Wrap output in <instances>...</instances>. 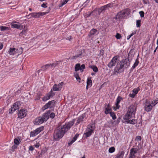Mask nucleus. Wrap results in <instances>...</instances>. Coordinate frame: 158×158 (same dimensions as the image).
<instances>
[{
    "label": "nucleus",
    "mask_w": 158,
    "mask_h": 158,
    "mask_svg": "<svg viewBox=\"0 0 158 158\" xmlns=\"http://www.w3.org/2000/svg\"><path fill=\"white\" fill-rule=\"evenodd\" d=\"M74 122L75 120L73 119L71 121L65 123L64 125L61 126L60 128L57 129L53 134V136L54 140H59L61 138L64 134L74 125Z\"/></svg>",
    "instance_id": "f257e3e1"
},
{
    "label": "nucleus",
    "mask_w": 158,
    "mask_h": 158,
    "mask_svg": "<svg viewBox=\"0 0 158 158\" xmlns=\"http://www.w3.org/2000/svg\"><path fill=\"white\" fill-rule=\"evenodd\" d=\"M137 107L135 105H131L128 107L126 113L123 117V119H128L129 118L135 117Z\"/></svg>",
    "instance_id": "f03ea898"
},
{
    "label": "nucleus",
    "mask_w": 158,
    "mask_h": 158,
    "mask_svg": "<svg viewBox=\"0 0 158 158\" xmlns=\"http://www.w3.org/2000/svg\"><path fill=\"white\" fill-rule=\"evenodd\" d=\"M95 128V125L94 124H89L86 128L84 134V135H85V138H87L91 136L94 133Z\"/></svg>",
    "instance_id": "7ed1b4c3"
},
{
    "label": "nucleus",
    "mask_w": 158,
    "mask_h": 158,
    "mask_svg": "<svg viewBox=\"0 0 158 158\" xmlns=\"http://www.w3.org/2000/svg\"><path fill=\"white\" fill-rule=\"evenodd\" d=\"M50 8L49 7L48 10V12H33L30 13L27 16H29L31 15V17H30V18H31V17L35 18H39L40 16H43L48 14L50 11Z\"/></svg>",
    "instance_id": "20e7f679"
},
{
    "label": "nucleus",
    "mask_w": 158,
    "mask_h": 158,
    "mask_svg": "<svg viewBox=\"0 0 158 158\" xmlns=\"http://www.w3.org/2000/svg\"><path fill=\"white\" fill-rule=\"evenodd\" d=\"M124 71V67L123 65L119 61L117 63L116 66L115 67L114 70V73L116 74V73H121Z\"/></svg>",
    "instance_id": "39448f33"
},
{
    "label": "nucleus",
    "mask_w": 158,
    "mask_h": 158,
    "mask_svg": "<svg viewBox=\"0 0 158 158\" xmlns=\"http://www.w3.org/2000/svg\"><path fill=\"white\" fill-rule=\"evenodd\" d=\"M56 104V102L54 100L49 101L42 107L41 108L42 110L44 111L48 108H53L55 106Z\"/></svg>",
    "instance_id": "423d86ee"
},
{
    "label": "nucleus",
    "mask_w": 158,
    "mask_h": 158,
    "mask_svg": "<svg viewBox=\"0 0 158 158\" xmlns=\"http://www.w3.org/2000/svg\"><path fill=\"white\" fill-rule=\"evenodd\" d=\"M20 105V102L17 101L11 107L9 110V113L11 114L13 113L16 110L19 109V106Z\"/></svg>",
    "instance_id": "0eeeda50"
},
{
    "label": "nucleus",
    "mask_w": 158,
    "mask_h": 158,
    "mask_svg": "<svg viewBox=\"0 0 158 158\" xmlns=\"http://www.w3.org/2000/svg\"><path fill=\"white\" fill-rule=\"evenodd\" d=\"M119 57V56L118 55L114 56L108 64L107 66L109 68H111L114 66L117 62V61L118 60V59Z\"/></svg>",
    "instance_id": "6e6552de"
},
{
    "label": "nucleus",
    "mask_w": 158,
    "mask_h": 158,
    "mask_svg": "<svg viewBox=\"0 0 158 158\" xmlns=\"http://www.w3.org/2000/svg\"><path fill=\"white\" fill-rule=\"evenodd\" d=\"M139 150V147L136 146L132 148L130 150V154L129 155V158H135V155L137 153Z\"/></svg>",
    "instance_id": "1a4fd4ad"
},
{
    "label": "nucleus",
    "mask_w": 158,
    "mask_h": 158,
    "mask_svg": "<svg viewBox=\"0 0 158 158\" xmlns=\"http://www.w3.org/2000/svg\"><path fill=\"white\" fill-rule=\"evenodd\" d=\"M27 110L25 109H22L19 110L17 113L18 118L20 119H22L26 116L27 114Z\"/></svg>",
    "instance_id": "9d476101"
},
{
    "label": "nucleus",
    "mask_w": 158,
    "mask_h": 158,
    "mask_svg": "<svg viewBox=\"0 0 158 158\" xmlns=\"http://www.w3.org/2000/svg\"><path fill=\"white\" fill-rule=\"evenodd\" d=\"M152 107L150 101L146 100L144 104V110L147 112H149L152 110Z\"/></svg>",
    "instance_id": "9b49d317"
},
{
    "label": "nucleus",
    "mask_w": 158,
    "mask_h": 158,
    "mask_svg": "<svg viewBox=\"0 0 158 158\" xmlns=\"http://www.w3.org/2000/svg\"><path fill=\"white\" fill-rule=\"evenodd\" d=\"M55 93L54 92L52 91V89H51L48 93H47L46 94L45 96L43 97L42 100L44 102H45L49 100L50 98L54 96L55 95Z\"/></svg>",
    "instance_id": "f8f14e48"
},
{
    "label": "nucleus",
    "mask_w": 158,
    "mask_h": 158,
    "mask_svg": "<svg viewBox=\"0 0 158 158\" xmlns=\"http://www.w3.org/2000/svg\"><path fill=\"white\" fill-rule=\"evenodd\" d=\"M19 23H20L15 21H13L10 23L11 27L20 30L22 29L23 28V26L22 24H17Z\"/></svg>",
    "instance_id": "ddd939ff"
},
{
    "label": "nucleus",
    "mask_w": 158,
    "mask_h": 158,
    "mask_svg": "<svg viewBox=\"0 0 158 158\" xmlns=\"http://www.w3.org/2000/svg\"><path fill=\"white\" fill-rule=\"evenodd\" d=\"M64 85V82H63L59 83L58 84H54L52 87V91H59L60 90Z\"/></svg>",
    "instance_id": "4468645a"
},
{
    "label": "nucleus",
    "mask_w": 158,
    "mask_h": 158,
    "mask_svg": "<svg viewBox=\"0 0 158 158\" xmlns=\"http://www.w3.org/2000/svg\"><path fill=\"white\" fill-rule=\"evenodd\" d=\"M120 63L123 65V67L125 68H128L130 65V63L128 58H125L120 61Z\"/></svg>",
    "instance_id": "2eb2a0df"
},
{
    "label": "nucleus",
    "mask_w": 158,
    "mask_h": 158,
    "mask_svg": "<svg viewBox=\"0 0 158 158\" xmlns=\"http://www.w3.org/2000/svg\"><path fill=\"white\" fill-rule=\"evenodd\" d=\"M45 122L41 116H39L35 118L34 122L35 125H38Z\"/></svg>",
    "instance_id": "dca6fc26"
},
{
    "label": "nucleus",
    "mask_w": 158,
    "mask_h": 158,
    "mask_svg": "<svg viewBox=\"0 0 158 158\" xmlns=\"http://www.w3.org/2000/svg\"><path fill=\"white\" fill-rule=\"evenodd\" d=\"M125 17L124 13H123V11L121 10L117 13L115 17V19L121 20L123 19Z\"/></svg>",
    "instance_id": "f3484780"
},
{
    "label": "nucleus",
    "mask_w": 158,
    "mask_h": 158,
    "mask_svg": "<svg viewBox=\"0 0 158 158\" xmlns=\"http://www.w3.org/2000/svg\"><path fill=\"white\" fill-rule=\"evenodd\" d=\"M131 118H129L128 119H124V123H129L133 125H134L137 123V121L136 119H131Z\"/></svg>",
    "instance_id": "a211bd4d"
},
{
    "label": "nucleus",
    "mask_w": 158,
    "mask_h": 158,
    "mask_svg": "<svg viewBox=\"0 0 158 158\" xmlns=\"http://www.w3.org/2000/svg\"><path fill=\"white\" fill-rule=\"evenodd\" d=\"M51 112L50 110H48L46 111V112L44 113L41 117L44 120L45 122H46L49 118V115Z\"/></svg>",
    "instance_id": "6ab92c4d"
},
{
    "label": "nucleus",
    "mask_w": 158,
    "mask_h": 158,
    "mask_svg": "<svg viewBox=\"0 0 158 158\" xmlns=\"http://www.w3.org/2000/svg\"><path fill=\"white\" fill-rule=\"evenodd\" d=\"M79 134L77 133L75 135L73 139L69 140L68 143L69 146H71L74 142H75L77 140V138L79 136Z\"/></svg>",
    "instance_id": "aec40b11"
},
{
    "label": "nucleus",
    "mask_w": 158,
    "mask_h": 158,
    "mask_svg": "<svg viewBox=\"0 0 158 158\" xmlns=\"http://www.w3.org/2000/svg\"><path fill=\"white\" fill-rule=\"evenodd\" d=\"M123 100V98L120 96H118L116 98V103L115 104L116 107V109H119L120 106L119 105V104L120 102V101Z\"/></svg>",
    "instance_id": "412c9836"
},
{
    "label": "nucleus",
    "mask_w": 158,
    "mask_h": 158,
    "mask_svg": "<svg viewBox=\"0 0 158 158\" xmlns=\"http://www.w3.org/2000/svg\"><path fill=\"white\" fill-rule=\"evenodd\" d=\"M139 63V61L138 59L137 58L135 59V63H134L133 65L130 70V73L133 72V69L138 66Z\"/></svg>",
    "instance_id": "4be33fe9"
},
{
    "label": "nucleus",
    "mask_w": 158,
    "mask_h": 158,
    "mask_svg": "<svg viewBox=\"0 0 158 158\" xmlns=\"http://www.w3.org/2000/svg\"><path fill=\"white\" fill-rule=\"evenodd\" d=\"M84 117L85 115L83 114L79 116L77 118V122L76 123V124L77 125L79 124L80 123L82 122L83 121Z\"/></svg>",
    "instance_id": "5701e85b"
},
{
    "label": "nucleus",
    "mask_w": 158,
    "mask_h": 158,
    "mask_svg": "<svg viewBox=\"0 0 158 158\" xmlns=\"http://www.w3.org/2000/svg\"><path fill=\"white\" fill-rule=\"evenodd\" d=\"M82 55V52L81 51H80L76 55L74 56H73L71 58L70 57L69 59H71L72 60H76L78 58H81V56Z\"/></svg>",
    "instance_id": "b1692460"
},
{
    "label": "nucleus",
    "mask_w": 158,
    "mask_h": 158,
    "mask_svg": "<svg viewBox=\"0 0 158 158\" xmlns=\"http://www.w3.org/2000/svg\"><path fill=\"white\" fill-rule=\"evenodd\" d=\"M98 31L97 30L94 28L92 29L90 31L88 34V36L89 37H92V36H94L97 34Z\"/></svg>",
    "instance_id": "393cba45"
},
{
    "label": "nucleus",
    "mask_w": 158,
    "mask_h": 158,
    "mask_svg": "<svg viewBox=\"0 0 158 158\" xmlns=\"http://www.w3.org/2000/svg\"><path fill=\"white\" fill-rule=\"evenodd\" d=\"M22 139L19 137L14 139V143L15 145L18 146L20 143Z\"/></svg>",
    "instance_id": "a878e982"
},
{
    "label": "nucleus",
    "mask_w": 158,
    "mask_h": 158,
    "mask_svg": "<svg viewBox=\"0 0 158 158\" xmlns=\"http://www.w3.org/2000/svg\"><path fill=\"white\" fill-rule=\"evenodd\" d=\"M122 11H123V13H124L125 16L128 15L131 13V10L129 8H126Z\"/></svg>",
    "instance_id": "bb28decb"
},
{
    "label": "nucleus",
    "mask_w": 158,
    "mask_h": 158,
    "mask_svg": "<svg viewBox=\"0 0 158 158\" xmlns=\"http://www.w3.org/2000/svg\"><path fill=\"white\" fill-rule=\"evenodd\" d=\"M23 48L22 47L16 48V54H17L18 56L21 54L23 52Z\"/></svg>",
    "instance_id": "cd10ccee"
},
{
    "label": "nucleus",
    "mask_w": 158,
    "mask_h": 158,
    "mask_svg": "<svg viewBox=\"0 0 158 158\" xmlns=\"http://www.w3.org/2000/svg\"><path fill=\"white\" fill-rule=\"evenodd\" d=\"M16 48H10L9 51V54L10 55H16Z\"/></svg>",
    "instance_id": "c85d7f7f"
},
{
    "label": "nucleus",
    "mask_w": 158,
    "mask_h": 158,
    "mask_svg": "<svg viewBox=\"0 0 158 158\" xmlns=\"http://www.w3.org/2000/svg\"><path fill=\"white\" fill-rule=\"evenodd\" d=\"M124 153L123 151L119 152L115 158H123Z\"/></svg>",
    "instance_id": "c756f323"
},
{
    "label": "nucleus",
    "mask_w": 158,
    "mask_h": 158,
    "mask_svg": "<svg viewBox=\"0 0 158 158\" xmlns=\"http://www.w3.org/2000/svg\"><path fill=\"white\" fill-rule=\"evenodd\" d=\"M44 127L43 126H41L39 128H37L35 130H34L37 134H39L41 131L44 130Z\"/></svg>",
    "instance_id": "7c9ffc66"
},
{
    "label": "nucleus",
    "mask_w": 158,
    "mask_h": 158,
    "mask_svg": "<svg viewBox=\"0 0 158 158\" xmlns=\"http://www.w3.org/2000/svg\"><path fill=\"white\" fill-rule=\"evenodd\" d=\"M91 77L88 78L87 80V85L89 86V87L92 85V80H91Z\"/></svg>",
    "instance_id": "2f4dec72"
},
{
    "label": "nucleus",
    "mask_w": 158,
    "mask_h": 158,
    "mask_svg": "<svg viewBox=\"0 0 158 158\" xmlns=\"http://www.w3.org/2000/svg\"><path fill=\"white\" fill-rule=\"evenodd\" d=\"M74 77L76 78L77 81H78L79 83H80L81 82L80 81L81 79L79 77L78 73H74Z\"/></svg>",
    "instance_id": "473e14b6"
},
{
    "label": "nucleus",
    "mask_w": 158,
    "mask_h": 158,
    "mask_svg": "<svg viewBox=\"0 0 158 158\" xmlns=\"http://www.w3.org/2000/svg\"><path fill=\"white\" fill-rule=\"evenodd\" d=\"M89 67L92 69L93 71L95 73H97L98 71L97 67L95 65L90 66Z\"/></svg>",
    "instance_id": "72a5a7b5"
},
{
    "label": "nucleus",
    "mask_w": 158,
    "mask_h": 158,
    "mask_svg": "<svg viewBox=\"0 0 158 158\" xmlns=\"http://www.w3.org/2000/svg\"><path fill=\"white\" fill-rule=\"evenodd\" d=\"M112 112V109L111 108H105V110L104 111L105 114H108L110 113V112Z\"/></svg>",
    "instance_id": "f704fd0d"
},
{
    "label": "nucleus",
    "mask_w": 158,
    "mask_h": 158,
    "mask_svg": "<svg viewBox=\"0 0 158 158\" xmlns=\"http://www.w3.org/2000/svg\"><path fill=\"white\" fill-rule=\"evenodd\" d=\"M110 114L113 120H115L116 118V116L114 112H110Z\"/></svg>",
    "instance_id": "c9c22d12"
},
{
    "label": "nucleus",
    "mask_w": 158,
    "mask_h": 158,
    "mask_svg": "<svg viewBox=\"0 0 158 158\" xmlns=\"http://www.w3.org/2000/svg\"><path fill=\"white\" fill-rule=\"evenodd\" d=\"M75 71H77L81 69V65L80 64H77L75 66Z\"/></svg>",
    "instance_id": "e433bc0d"
},
{
    "label": "nucleus",
    "mask_w": 158,
    "mask_h": 158,
    "mask_svg": "<svg viewBox=\"0 0 158 158\" xmlns=\"http://www.w3.org/2000/svg\"><path fill=\"white\" fill-rule=\"evenodd\" d=\"M48 66L49 65H48V64H47L42 66V69H41V70L43 71H46L49 68Z\"/></svg>",
    "instance_id": "4c0bfd02"
},
{
    "label": "nucleus",
    "mask_w": 158,
    "mask_h": 158,
    "mask_svg": "<svg viewBox=\"0 0 158 158\" xmlns=\"http://www.w3.org/2000/svg\"><path fill=\"white\" fill-rule=\"evenodd\" d=\"M0 28L1 31H4L9 30V28L8 27L3 26H0Z\"/></svg>",
    "instance_id": "58836bf2"
},
{
    "label": "nucleus",
    "mask_w": 158,
    "mask_h": 158,
    "mask_svg": "<svg viewBox=\"0 0 158 158\" xmlns=\"http://www.w3.org/2000/svg\"><path fill=\"white\" fill-rule=\"evenodd\" d=\"M42 96V94L41 93H40L39 94H38L35 96V100H39L40 98V97Z\"/></svg>",
    "instance_id": "ea45409f"
},
{
    "label": "nucleus",
    "mask_w": 158,
    "mask_h": 158,
    "mask_svg": "<svg viewBox=\"0 0 158 158\" xmlns=\"http://www.w3.org/2000/svg\"><path fill=\"white\" fill-rule=\"evenodd\" d=\"M139 90V87H138L132 90V92L135 94H136L138 93V92Z\"/></svg>",
    "instance_id": "a19ab883"
},
{
    "label": "nucleus",
    "mask_w": 158,
    "mask_h": 158,
    "mask_svg": "<svg viewBox=\"0 0 158 158\" xmlns=\"http://www.w3.org/2000/svg\"><path fill=\"white\" fill-rule=\"evenodd\" d=\"M115 151V148L114 147H111L109 148L108 152L110 153H113Z\"/></svg>",
    "instance_id": "79ce46f5"
},
{
    "label": "nucleus",
    "mask_w": 158,
    "mask_h": 158,
    "mask_svg": "<svg viewBox=\"0 0 158 158\" xmlns=\"http://www.w3.org/2000/svg\"><path fill=\"white\" fill-rule=\"evenodd\" d=\"M136 31H133L130 35H128L127 37V40H129L130 38L132 37L133 35L136 34Z\"/></svg>",
    "instance_id": "37998d69"
},
{
    "label": "nucleus",
    "mask_w": 158,
    "mask_h": 158,
    "mask_svg": "<svg viewBox=\"0 0 158 158\" xmlns=\"http://www.w3.org/2000/svg\"><path fill=\"white\" fill-rule=\"evenodd\" d=\"M38 135L35 130L31 131L30 132V137H34Z\"/></svg>",
    "instance_id": "c03bdc74"
},
{
    "label": "nucleus",
    "mask_w": 158,
    "mask_h": 158,
    "mask_svg": "<svg viewBox=\"0 0 158 158\" xmlns=\"http://www.w3.org/2000/svg\"><path fill=\"white\" fill-rule=\"evenodd\" d=\"M158 103V99L157 100H154L152 102L151 104L153 106H155Z\"/></svg>",
    "instance_id": "a18cd8bd"
},
{
    "label": "nucleus",
    "mask_w": 158,
    "mask_h": 158,
    "mask_svg": "<svg viewBox=\"0 0 158 158\" xmlns=\"http://www.w3.org/2000/svg\"><path fill=\"white\" fill-rule=\"evenodd\" d=\"M107 8H112L113 7L114 3H109L106 5Z\"/></svg>",
    "instance_id": "49530a36"
},
{
    "label": "nucleus",
    "mask_w": 158,
    "mask_h": 158,
    "mask_svg": "<svg viewBox=\"0 0 158 158\" xmlns=\"http://www.w3.org/2000/svg\"><path fill=\"white\" fill-rule=\"evenodd\" d=\"M49 118H50L52 119H53L55 117V114L53 112H50V114L49 115Z\"/></svg>",
    "instance_id": "de8ad7c7"
},
{
    "label": "nucleus",
    "mask_w": 158,
    "mask_h": 158,
    "mask_svg": "<svg viewBox=\"0 0 158 158\" xmlns=\"http://www.w3.org/2000/svg\"><path fill=\"white\" fill-rule=\"evenodd\" d=\"M104 53V50L103 49H101L100 50V53L98 54V56H103Z\"/></svg>",
    "instance_id": "09e8293b"
},
{
    "label": "nucleus",
    "mask_w": 158,
    "mask_h": 158,
    "mask_svg": "<svg viewBox=\"0 0 158 158\" xmlns=\"http://www.w3.org/2000/svg\"><path fill=\"white\" fill-rule=\"evenodd\" d=\"M100 8L103 11L106 10L107 9L106 5L101 6Z\"/></svg>",
    "instance_id": "8fccbe9b"
},
{
    "label": "nucleus",
    "mask_w": 158,
    "mask_h": 158,
    "mask_svg": "<svg viewBox=\"0 0 158 158\" xmlns=\"http://www.w3.org/2000/svg\"><path fill=\"white\" fill-rule=\"evenodd\" d=\"M135 140L136 141L138 142L141 141V137L140 136H136L135 139Z\"/></svg>",
    "instance_id": "3c124183"
},
{
    "label": "nucleus",
    "mask_w": 158,
    "mask_h": 158,
    "mask_svg": "<svg viewBox=\"0 0 158 158\" xmlns=\"http://www.w3.org/2000/svg\"><path fill=\"white\" fill-rule=\"evenodd\" d=\"M140 20H137L136 22V26L137 27H139L140 26Z\"/></svg>",
    "instance_id": "603ef678"
},
{
    "label": "nucleus",
    "mask_w": 158,
    "mask_h": 158,
    "mask_svg": "<svg viewBox=\"0 0 158 158\" xmlns=\"http://www.w3.org/2000/svg\"><path fill=\"white\" fill-rule=\"evenodd\" d=\"M97 139H97L96 140H95L94 138L93 139V143L92 144V145L93 146H94L95 145H96L98 143V141Z\"/></svg>",
    "instance_id": "864d4df0"
},
{
    "label": "nucleus",
    "mask_w": 158,
    "mask_h": 158,
    "mask_svg": "<svg viewBox=\"0 0 158 158\" xmlns=\"http://www.w3.org/2000/svg\"><path fill=\"white\" fill-rule=\"evenodd\" d=\"M115 37L117 39H120L121 37V36L120 34L117 33L115 35Z\"/></svg>",
    "instance_id": "5fc2aeb1"
},
{
    "label": "nucleus",
    "mask_w": 158,
    "mask_h": 158,
    "mask_svg": "<svg viewBox=\"0 0 158 158\" xmlns=\"http://www.w3.org/2000/svg\"><path fill=\"white\" fill-rule=\"evenodd\" d=\"M85 69V66L84 64H82L81 66L80 71L81 72L83 71V70Z\"/></svg>",
    "instance_id": "6e6d98bb"
},
{
    "label": "nucleus",
    "mask_w": 158,
    "mask_h": 158,
    "mask_svg": "<svg viewBox=\"0 0 158 158\" xmlns=\"http://www.w3.org/2000/svg\"><path fill=\"white\" fill-rule=\"evenodd\" d=\"M120 120L121 118L120 117H119L116 120L114 121V122H115V124H118L120 123Z\"/></svg>",
    "instance_id": "4d7b16f0"
},
{
    "label": "nucleus",
    "mask_w": 158,
    "mask_h": 158,
    "mask_svg": "<svg viewBox=\"0 0 158 158\" xmlns=\"http://www.w3.org/2000/svg\"><path fill=\"white\" fill-rule=\"evenodd\" d=\"M139 14L140 15V17L141 18L143 17L144 16V13L143 11H141L139 12Z\"/></svg>",
    "instance_id": "13d9d810"
},
{
    "label": "nucleus",
    "mask_w": 158,
    "mask_h": 158,
    "mask_svg": "<svg viewBox=\"0 0 158 158\" xmlns=\"http://www.w3.org/2000/svg\"><path fill=\"white\" fill-rule=\"evenodd\" d=\"M17 145H13L12 147H11V148L12 149V151H13V152H14L15 151V150L16 149H17Z\"/></svg>",
    "instance_id": "bf43d9fd"
},
{
    "label": "nucleus",
    "mask_w": 158,
    "mask_h": 158,
    "mask_svg": "<svg viewBox=\"0 0 158 158\" xmlns=\"http://www.w3.org/2000/svg\"><path fill=\"white\" fill-rule=\"evenodd\" d=\"M49 65L48 67L49 68H50L51 69H53L55 67L54 66V64L53 63L50 64H48Z\"/></svg>",
    "instance_id": "052dcab7"
},
{
    "label": "nucleus",
    "mask_w": 158,
    "mask_h": 158,
    "mask_svg": "<svg viewBox=\"0 0 158 158\" xmlns=\"http://www.w3.org/2000/svg\"><path fill=\"white\" fill-rule=\"evenodd\" d=\"M47 3H43L41 5V6L44 8H46L47 7Z\"/></svg>",
    "instance_id": "680f3d73"
},
{
    "label": "nucleus",
    "mask_w": 158,
    "mask_h": 158,
    "mask_svg": "<svg viewBox=\"0 0 158 158\" xmlns=\"http://www.w3.org/2000/svg\"><path fill=\"white\" fill-rule=\"evenodd\" d=\"M62 62V61L61 60L57 61L56 62H55L54 63H53V64H54V66L55 67H56V66L58 65L59 62Z\"/></svg>",
    "instance_id": "e2e57ef3"
},
{
    "label": "nucleus",
    "mask_w": 158,
    "mask_h": 158,
    "mask_svg": "<svg viewBox=\"0 0 158 158\" xmlns=\"http://www.w3.org/2000/svg\"><path fill=\"white\" fill-rule=\"evenodd\" d=\"M68 2L67 0H63L61 3V6H63L65 4Z\"/></svg>",
    "instance_id": "0e129e2a"
},
{
    "label": "nucleus",
    "mask_w": 158,
    "mask_h": 158,
    "mask_svg": "<svg viewBox=\"0 0 158 158\" xmlns=\"http://www.w3.org/2000/svg\"><path fill=\"white\" fill-rule=\"evenodd\" d=\"M40 144L39 143H36L35 144V146L36 148H38L40 147Z\"/></svg>",
    "instance_id": "69168bd1"
},
{
    "label": "nucleus",
    "mask_w": 158,
    "mask_h": 158,
    "mask_svg": "<svg viewBox=\"0 0 158 158\" xmlns=\"http://www.w3.org/2000/svg\"><path fill=\"white\" fill-rule=\"evenodd\" d=\"M93 11L92 12H88V13H87L86 15L87 17H90V16L91 15L92 13V12H93Z\"/></svg>",
    "instance_id": "338daca9"
},
{
    "label": "nucleus",
    "mask_w": 158,
    "mask_h": 158,
    "mask_svg": "<svg viewBox=\"0 0 158 158\" xmlns=\"http://www.w3.org/2000/svg\"><path fill=\"white\" fill-rule=\"evenodd\" d=\"M98 15H100L101 14L102 12L103 11L102 10L100 9V8H99L98 9Z\"/></svg>",
    "instance_id": "774afa93"
}]
</instances>
